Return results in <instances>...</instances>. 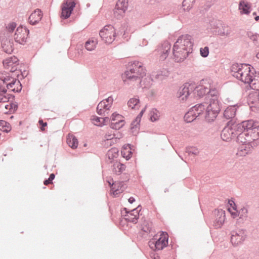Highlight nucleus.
Segmentation results:
<instances>
[{
	"label": "nucleus",
	"mask_w": 259,
	"mask_h": 259,
	"mask_svg": "<svg viewBox=\"0 0 259 259\" xmlns=\"http://www.w3.org/2000/svg\"><path fill=\"white\" fill-rule=\"evenodd\" d=\"M189 153L194 155H197L199 154V151L197 149L192 148L189 151Z\"/></svg>",
	"instance_id": "603ef678"
},
{
	"label": "nucleus",
	"mask_w": 259,
	"mask_h": 259,
	"mask_svg": "<svg viewBox=\"0 0 259 259\" xmlns=\"http://www.w3.org/2000/svg\"><path fill=\"white\" fill-rule=\"evenodd\" d=\"M250 6L249 5L244 1H241L240 2L239 6V9L240 11L241 14H247L250 12Z\"/></svg>",
	"instance_id": "f704fd0d"
},
{
	"label": "nucleus",
	"mask_w": 259,
	"mask_h": 259,
	"mask_svg": "<svg viewBox=\"0 0 259 259\" xmlns=\"http://www.w3.org/2000/svg\"><path fill=\"white\" fill-rule=\"evenodd\" d=\"M255 20L256 21H257L259 20V16H256L255 18Z\"/></svg>",
	"instance_id": "680f3d73"
},
{
	"label": "nucleus",
	"mask_w": 259,
	"mask_h": 259,
	"mask_svg": "<svg viewBox=\"0 0 259 259\" xmlns=\"http://www.w3.org/2000/svg\"><path fill=\"white\" fill-rule=\"evenodd\" d=\"M170 47V44L168 41L164 42L162 45L161 54L160 56V59L161 60H164L167 58Z\"/></svg>",
	"instance_id": "393cba45"
},
{
	"label": "nucleus",
	"mask_w": 259,
	"mask_h": 259,
	"mask_svg": "<svg viewBox=\"0 0 259 259\" xmlns=\"http://www.w3.org/2000/svg\"><path fill=\"white\" fill-rule=\"evenodd\" d=\"M227 210L233 218L234 219L239 216L238 211L237 210L236 204L233 200H229L228 201Z\"/></svg>",
	"instance_id": "aec40b11"
},
{
	"label": "nucleus",
	"mask_w": 259,
	"mask_h": 259,
	"mask_svg": "<svg viewBox=\"0 0 259 259\" xmlns=\"http://www.w3.org/2000/svg\"><path fill=\"white\" fill-rule=\"evenodd\" d=\"M54 178H55L54 174H52L50 175L49 178L48 179L51 182V183H52V181H53V180L54 179Z\"/></svg>",
	"instance_id": "5fc2aeb1"
},
{
	"label": "nucleus",
	"mask_w": 259,
	"mask_h": 259,
	"mask_svg": "<svg viewBox=\"0 0 259 259\" xmlns=\"http://www.w3.org/2000/svg\"><path fill=\"white\" fill-rule=\"evenodd\" d=\"M2 48L4 51L8 54L12 53L14 50L12 42L9 40H6L3 42Z\"/></svg>",
	"instance_id": "72a5a7b5"
},
{
	"label": "nucleus",
	"mask_w": 259,
	"mask_h": 259,
	"mask_svg": "<svg viewBox=\"0 0 259 259\" xmlns=\"http://www.w3.org/2000/svg\"><path fill=\"white\" fill-rule=\"evenodd\" d=\"M149 116L152 121H155L159 119L160 113L156 109H152L150 112Z\"/></svg>",
	"instance_id": "37998d69"
},
{
	"label": "nucleus",
	"mask_w": 259,
	"mask_h": 259,
	"mask_svg": "<svg viewBox=\"0 0 259 259\" xmlns=\"http://www.w3.org/2000/svg\"><path fill=\"white\" fill-rule=\"evenodd\" d=\"M40 125H41V131H44L45 130V127L47 125V122H44L42 120H39V121H38Z\"/></svg>",
	"instance_id": "864d4df0"
},
{
	"label": "nucleus",
	"mask_w": 259,
	"mask_h": 259,
	"mask_svg": "<svg viewBox=\"0 0 259 259\" xmlns=\"http://www.w3.org/2000/svg\"><path fill=\"white\" fill-rule=\"evenodd\" d=\"M54 178H55L54 174H52L50 175L49 178L48 179L51 182V183H52V181H53V180L54 179Z\"/></svg>",
	"instance_id": "6e6d98bb"
},
{
	"label": "nucleus",
	"mask_w": 259,
	"mask_h": 259,
	"mask_svg": "<svg viewBox=\"0 0 259 259\" xmlns=\"http://www.w3.org/2000/svg\"><path fill=\"white\" fill-rule=\"evenodd\" d=\"M134 150L133 146L130 144H127L123 146L121 153L123 158L128 160L131 158Z\"/></svg>",
	"instance_id": "a211bd4d"
},
{
	"label": "nucleus",
	"mask_w": 259,
	"mask_h": 259,
	"mask_svg": "<svg viewBox=\"0 0 259 259\" xmlns=\"http://www.w3.org/2000/svg\"><path fill=\"white\" fill-rule=\"evenodd\" d=\"M16 26V25L15 23H11L8 24L7 28L9 31L12 32L14 30Z\"/></svg>",
	"instance_id": "3c124183"
},
{
	"label": "nucleus",
	"mask_w": 259,
	"mask_h": 259,
	"mask_svg": "<svg viewBox=\"0 0 259 259\" xmlns=\"http://www.w3.org/2000/svg\"><path fill=\"white\" fill-rule=\"evenodd\" d=\"M101 39L106 44L112 43L116 36V30L111 25L105 26L99 32Z\"/></svg>",
	"instance_id": "423d86ee"
},
{
	"label": "nucleus",
	"mask_w": 259,
	"mask_h": 259,
	"mask_svg": "<svg viewBox=\"0 0 259 259\" xmlns=\"http://www.w3.org/2000/svg\"><path fill=\"white\" fill-rule=\"evenodd\" d=\"M124 217L125 219L128 222L136 223L139 218V213L138 210L134 209L131 211L126 212Z\"/></svg>",
	"instance_id": "412c9836"
},
{
	"label": "nucleus",
	"mask_w": 259,
	"mask_h": 259,
	"mask_svg": "<svg viewBox=\"0 0 259 259\" xmlns=\"http://www.w3.org/2000/svg\"><path fill=\"white\" fill-rule=\"evenodd\" d=\"M113 101V98L110 97L101 101L97 107V113L100 115H105L106 113H107V111L111 107Z\"/></svg>",
	"instance_id": "f8f14e48"
},
{
	"label": "nucleus",
	"mask_w": 259,
	"mask_h": 259,
	"mask_svg": "<svg viewBox=\"0 0 259 259\" xmlns=\"http://www.w3.org/2000/svg\"><path fill=\"white\" fill-rule=\"evenodd\" d=\"M128 7V0H118L114 10V15L117 19L122 18Z\"/></svg>",
	"instance_id": "9d476101"
},
{
	"label": "nucleus",
	"mask_w": 259,
	"mask_h": 259,
	"mask_svg": "<svg viewBox=\"0 0 259 259\" xmlns=\"http://www.w3.org/2000/svg\"><path fill=\"white\" fill-rule=\"evenodd\" d=\"M145 110H146V107H145L144 109H143L141 111L140 114L136 117V118L135 119V121L134 122H137V124H139V122L141 121V117L142 116L143 114L145 112Z\"/></svg>",
	"instance_id": "8fccbe9b"
},
{
	"label": "nucleus",
	"mask_w": 259,
	"mask_h": 259,
	"mask_svg": "<svg viewBox=\"0 0 259 259\" xmlns=\"http://www.w3.org/2000/svg\"><path fill=\"white\" fill-rule=\"evenodd\" d=\"M231 70L235 77L245 83L250 81L254 74V72L251 70L250 66L247 64H234Z\"/></svg>",
	"instance_id": "7ed1b4c3"
},
{
	"label": "nucleus",
	"mask_w": 259,
	"mask_h": 259,
	"mask_svg": "<svg viewBox=\"0 0 259 259\" xmlns=\"http://www.w3.org/2000/svg\"><path fill=\"white\" fill-rule=\"evenodd\" d=\"M0 130L8 133L11 130L10 124L5 120H0Z\"/></svg>",
	"instance_id": "79ce46f5"
},
{
	"label": "nucleus",
	"mask_w": 259,
	"mask_h": 259,
	"mask_svg": "<svg viewBox=\"0 0 259 259\" xmlns=\"http://www.w3.org/2000/svg\"><path fill=\"white\" fill-rule=\"evenodd\" d=\"M238 212L240 218H243L247 217L248 210L246 208L243 207L239 211H238Z\"/></svg>",
	"instance_id": "09e8293b"
},
{
	"label": "nucleus",
	"mask_w": 259,
	"mask_h": 259,
	"mask_svg": "<svg viewBox=\"0 0 259 259\" xmlns=\"http://www.w3.org/2000/svg\"><path fill=\"white\" fill-rule=\"evenodd\" d=\"M98 44V40L95 38H90L85 44V49L89 51L94 50Z\"/></svg>",
	"instance_id": "473e14b6"
},
{
	"label": "nucleus",
	"mask_w": 259,
	"mask_h": 259,
	"mask_svg": "<svg viewBox=\"0 0 259 259\" xmlns=\"http://www.w3.org/2000/svg\"><path fill=\"white\" fill-rule=\"evenodd\" d=\"M29 30L24 27H18L14 34V39L19 44L25 42L28 37Z\"/></svg>",
	"instance_id": "9b49d317"
},
{
	"label": "nucleus",
	"mask_w": 259,
	"mask_h": 259,
	"mask_svg": "<svg viewBox=\"0 0 259 259\" xmlns=\"http://www.w3.org/2000/svg\"><path fill=\"white\" fill-rule=\"evenodd\" d=\"M225 220V212L222 209L218 210L216 213V219L214 222V225L217 228H220L224 224Z\"/></svg>",
	"instance_id": "f3484780"
},
{
	"label": "nucleus",
	"mask_w": 259,
	"mask_h": 259,
	"mask_svg": "<svg viewBox=\"0 0 259 259\" xmlns=\"http://www.w3.org/2000/svg\"><path fill=\"white\" fill-rule=\"evenodd\" d=\"M236 128L237 126L236 125L233 126L228 125L226 126L222 132V139L225 141H230L232 137L237 134V133H235Z\"/></svg>",
	"instance_id": "4468645a"
},
{
	"label": "nucleus",
	"mask_w": 259,
	"mask_h": 259,
	"mask_svg": "<svg viewBox=\"0 0 259 259\" xmlns=\"http://www.w3.org/2000/svg\"><path fill=\"white\" fill-rule=\"evenodd\" d=\"M67 143L72 149H76L78 146V140L72 134H68L67 137Z\"/></svg>",
	"instance_id": "7c9ffc66"
},
{
	"label": "nucleus",
	"mask_w": 259,
	"mask_h": 259,
	"mask_svg": "<svg viewBox=\"0 0 259 259\" xmlns=\"http://www.w3.org/2000/svg\"><path fill=\"white\" fill-rule=\"evenodd\" d=\"M125 123L124 117L117 113H113L111 116V127L113 129L119 130L121 128Z\"/></svg>",
	"instance_id": "ddd939ff"
},
{
	"label": "nucleus",
	"mask_w": 259,
	"mask_h": 259,
	"mask_svg": "<svg viewBox=\"0 0 259 259\" xmlns=\"http://www.w3.org/2000/svg\"><path fill=\"white\" fill-rule=\"evenodd\" d=\"M9 95L6 93V90L4 89H2L1 87H0V103L8 102L9 100Z\"/></svg>",
	"instance_id": "58836bf2"
},
{
	"label": "nucleus",
	"mask_w": 259,
	"mask_h": 259,
	"mask_svg": "<svg viewBox=\"0 0 259 259\" xmlns=\"http://www.w3.org/2000/svg\"><path fill=\"white\" fill-rule=\"evenodd\" d=\"M245 236L244 232L239 231V233H236L231 236V241L235 245L241 244L245 239Z\"/></svg>",
	"instance_id": "6ab92c4d"
},
{
	"label": "nucleus",
	"mask_w": 259,
	"mask_h": 259,
	"mask_svg": "<svg viewBox=\"0 0 259 259\" xmlns=\"http://www.w3.org/2000/svg\"><path fill=\"white\" fill-rule=\"evenodd\" d=\"M210 91V85L208 82L204 80H201L199 84L196 85L193 92V97H201L207 94Z\"/></svg>",
	"instance_id": "6e6552de"
},
{
	"label": "nucleus",
	"mask_w": 259,
	"mask_h": 259,
	"mask_svg": "<svg viewBox=\"0 0 259 259\" xmlns=\"http://www.w3.org/2000/svg\"><path fill=\"white\" fill-rule=\"evenodd\" d=\"M195 87L194 82L185 83L179 89L177 93L178 97L182 101H187L189 98L193 97V91Z\"/></svg>",
	"instance_id": "0eeeda50"
},
{
	"label": "nucleus",
	"mask_w": 259,
	"mask_h": 259,
	"mask_svg": "<svg viewBox=\"0 0 259 259\" xmlns=\"http://www.w3.org/2000/svg\"><path fill=\"white\" fill-rule=\"evenodd\" d=\"M5 108L6 110L4 111V112L5 113L8 114L14 112L16 110L17 107L15 104L10 103L6 105Z\"/></svg>",
	"instance_id": "c03bdc74"
},
{
	"label": "nucleus",
	"mask_w": 259,
	"mask_h": 259,
	"mask_svg": "<svg viewBox=\"0 0 259 259\" xmlns=\"http://www.w3.org/2000/svg\"><path fill=\"white\" fill-rule=\"evenodd\" d=\"M128 201L130 203H133L134 202H135V200L134 198L131 197L128 199Z\"/></svg>",
	"instance_id": "4d7b16f0"
},
{
	"label": "nucleus",
	"mask_w": 259,
	"mask_h": 259,
	"mask_svg": "<svg viewBox=\"0 0 259 259\" xmlns=\"http://www.w3.org/2000/svg\"><path fill=\"white\" fill-rule=\"evenodd\" d=\"M192 37L189 35L180 36L173 46L172 54L175 61H183L192 51Z\"/></svg>",
	"instance_id": "f03ea898"
},
{
	"label": "nucleus",
	"mask_w": 259,
	"mask_h": 259,
	"mask_svg": "<svg viewBox=\"0 0 259 259\" xmlns=\"http://www.w3.org/2000/svg\"><path fill=\"white\" fill-rule=\"evenodd\" d=\"M75 5V3L72 0L64 1L61 6V17L64 19L69 18Z\"/></svg>",
	"instance_id": "1a4fd4ad"
},
{
	"label": "nucleus",
	"mask_w": 259,
	"mask_h": 259,
	"mask_svg": "<svg viewBox=\"0 0 259 259\" xmlns=\"http://www.w3.org/2000/svg\"><path fill=\"white\" fill-rule=\"evenodd\" d=\"M122 137L121 134H119V136H117L115 133H112V131H111L110 132H108L105 136V138L106 139L107 141H108L109 140H114L115 142H116L117 139H119Z\"/></svg>",
	"instance_id": "a19ab883"
},
{
	"label": "nucleus",
	"mask_w": 259,
	"mask_h": 259,
	"mask_svg": "<svg viewBox=\"0 0 259 259\" xmlns=\"http://www.w3.org/2000/svg\"><path fill=\"white\" fill-rule=\"evenodd\" d=\"M236 111L237 107L236 106H230L226 109L224 115L227 119L232 118L235 117Z\"/></svg>",
	"instance_id": "cd10ccee"
},
{
	"label": "nucleus",
	"mask_w": 259,
	"mask_h": 259,
	"mask_svg": "<svg viewBox=\"0 0 259 259\" xmlns=\"http://www.w3.org/2000/svg\"><path fill=\"white\" fill-rule=\"evenodd\" d=\"M191 109H192V111H193L196 114V117H198L204 112L205 109V106L201 104H198L193 107Z\"/></svg>",
	"instance_id": "e433bc0d"
},
{
	"label": "nucleus",
	"mask_w": 259,
	"mask_h": 259,
	"mask_svg": "<svg viewBox=\"0 0 259 259\" xmlns=\"http://www.w3.org/2000/svg\"><path fill=\"white\" fill-rule=\"evenodd\" d=\"M42 17V13L40 10L37 9L34 10L30 15L28 22L31 25L38 23Z\"/></svg>",
	"instance_id": "dca6fc26"
},
{
	"label": "nucleus",
	"mask_w": 259,
	"mask_h": 259,
	"mask_svg": "<svg viewBox=\"0 0 259 259\" xmlns=\"http://www.w3.org/2000/svg\"><path fill=\"white\" fill-rule=\"evenodd\" d=\"M254 132H256L257 135L259 136V125L257 127L254 128Z\"/></svg>",
	"instance_id": "13d9d810"
},
{
	"label": "nucleus",
	"mask_w": 259,
	"mask_h": 259,
	"mask_svg": "<svg viewBox=\"0 0 259 259\" xmlns=\"http://www.w3.org/2000/svg\"><path fill=\"white\" fill-rule=\"evenodd\" d=\"M8 90L10 91L14 92H19L21 90V84L18 79L14 80V81L9 84V86L7 87Z\"/></svg>",
	"instance_id": "2f4dec72"
},
{
	"label": "nucleus",
	"mask_w": 259,
	"mask_h": 259,
	"mask_svg": "<svg viewBox=\"0 0 259 259\" xmlns=\"http://www.w3.org/2000/svg\"><path fill=\"white\" fill-rule=\"evenodd\" d=\"M108 183L111 185V192L114 196H116L122 191L121 184L120 182H113L112 184L109 181H108Z\"/></svg>",
	"instance_id": "b1692460"
},
{
	"label": "nucleus",
	"mask_w": 259,
	"mask_h": 259,
	"mask_svg": "<svg viewBox=\"0 0 259 259\" xmlns=\"http://www.w3.org/2000/svg\"><path fill=\"white\" fill-rule=\"evenodd\" d=\"M51 183V182L49 180V179L48 180H46L44 181V184L45 185H49V184Z\"/></svg>",
	"instance_id": "bf43d9fd"
},
{
	"label": "nucleus",
	"mask_w": 259,
	"mask_h": 259,
	"mask_svg": "<svg viewBox=\"0 0 259 259\" xmlns=\"http://www.w3.org/2000/svg\"><path fill=\"white\" fill-rule=\"evenodd\" d=\"M18 59L15 56L7 58L3 61V64L6 68L11 67V72H15L16 71V66L18 65Z\"/></svg>",
	"instance_id": "2eb2a0df"
},
{
	"label": "nucleus",
	"mask_w": 259,
	"mask_h": 259,
	"mask_svg": "<svg viewBox=\"0 0 259 259\" xmlns=\"http://www.w3.org/2000/svg\"><path fill=\"white\" fill-rule=\"evenodd\" d=\"M246 133L244 132H242V133L240 134L237 137V140L238 142L241 143L242 144L249 143L248 142L249 140H247L244 138V136H246Z\"/></svg>",
	"instance_id": "49530a36"
},
{
	"label": "nucleus",
	"mask_w": 259,
	"mask_h": 259,
	"mask_svg": "<svg viewBox=\"0 0 259 259\" xmlns=\"http://www.w3.org/2000/svg\"><path fill=\"white\" fill-rule=\"evenodd\" d=\"M126 166L124 164L119 161H115L113 165V171L117 174L120 175L125 170Z\"/></svg>",
	"instance_id": "c756f323"
},
{
	"label": "nucleus",
	"mask_w": 259,
	"mask_h": 259,
	"mask_svg": "<svg viewBox=\"0 0 259 259\" xmlns=\"http://www.w3.org/2000/svg\"><path fill=\"white\" fill-rule=\"evenodd\" d=\"M182 6L184 11H189L193 6V0H184Z\"/></svg>",
	"instance_id": "a18cd8bd"
},
{
	"label": "nucleus",
	"mask_w": 259,
	"mask_h": 259,
	"mask_svg": "<svg viewBox=\"0 0 259 259\" xmlns=\"http://www.w3.org/2000/svg\"><path fill=\"white\" fill-rule=\"evenodd\" d=\"M196 117H197L196 114L193 111H192V109L191 108L189 111L185 114L184 116V119L187 122H191L193 121Z\"/></svg>",
	"instance_id": "4c0bfd02"
},
{
	"label": "nucleus",
	"mask_w": 259,
	"mask_h": 259,
	"mask_svg": "<svg viewBox=\"0 0 259 259\" xmlns=\"http://www.w3.org/2000/svg\"><path fill=\"white\" fill-rule=\"evenodd\" d=\"M128 108L133 110L139 109L141 105L140 101L138 98L133 97L129 99L127 102Z\"/></svg>",
	"instance_id": "bb28decb"
},
{
	"label": "nucleus",
	"mask_w": 259,
	"mask_h": 259,
	"mask_svg": "<svg viewBox=\"0 0 259 259\" xmlns=\"http://www.w3.org/2000/svg\"><path fill=\"white\" fill-rule=\"evenodd\" d=\"M118 156V150L116 148H112L110 149L107 153V156L109 160H112L117 158Z\"/></svg>",
	"instance_id": "c9c22d12"
},
{
	"label": "nucleus",
	"mask_w": 259,
	"mask_h": 259,
	"mask_svg": "<svg viewBox=\"0 0 259 259\" xmlns=\"http://www.w3.org/2000/svg\"><path fill=\"white\" fill-rule=\"evenodd\" d=\"M251 146L248 144H242L238 148L237 155L239 156H244L251 151Z\"/></svg>",
	"instance_id": "4be33fe9"
},
{
	"label": "nucleus",
	"mask_w": 259,
	"mask_h": 259,
	"mask_svg": "<svg viewBox=\"0 0 259 259\" xmlns=\"http://www.w3.org/2000/svg\"><path fill=\"white\" fill-rule=\"evenodd\" d=\"M248 83L252 89L259 91V73L254 74Z\"/></svg>",
	"instance_id": "a878e982"
},
{
	"label": "nucleus",
	"mask_w": 259,
	"mask_h": 259,
	"mask_svg": "<svg viewBox=\"0 0 259 259\" xmlns=\"http://www.w3.org/2000/svg\"><path fill=\"white\" fill-rule=\"evenodd\" d=\"M256 57L257 58V59L259 60V52H258L256 55Z\"/></svg>",
	"instance_id": "052dcab7"
},
{
	"label": "nucleus",
	"mask_w": 259,
	"mask_h": 259,
	"mask_svg": "<svg viewBox=\"0 0 259 259\" xmlns=\"http://www.w3.org/2000/svg\"><path fill=\"white\" fill-rule=\"evenodd\" d=\"M236 126L238 129H240V131L237 130L239 132H241L242 129L248 131L252 128H255V123L253 120H250L243 121L240 124H238Z\"/></svg>",
	"instance_id": "5701e85b"
},
{
	"label": "nucleus",
	"mask_w": 259,
	"mask_h": 259,
	"mask_svg": "<svg viewBox=\"0 0 259 259\" xmlns=\"http://www.w3.org/2000/svg\"><path fill=\"white\" fill-rule=\"evenodd\" d=\"M251 97H249V104L251 110L255 111L259 109V100L256 97L254 101H251Z\"/></svg>",
	"instance_id": "ea45409f"
},
{
	"label": "nucleus",
	"mask_w": 259,
	"mask_h": 259,
	"mask_svg": "<svg viewBox=\"0 0 259 259\" xmlns=\"http://www.w3.org/2000/svg\"><path fill=\"white\" fill-rule=\"evenodd\" d=\"M91 119L94 124L97 126H102L108 121L109 118H102L98 117L96 116H92Z\"/></svg>",
	"instance_id": "c85d7f7f"
},
{
	"label": "nucleus",
	"mask_w": 259,
	"mask_h": 259,
	"mask_svg": "<svg viewBox=\"0 0 259 259\" xmlns=\"http://www.w3.org/2000/svg\"><path fill=\"white\" fill-rule=\"evenodd\" d=\"M122 77L124 82L133 89L145 88L150 85V78L146 76V70L143 64L138 61L130 65Z\"/></svg>",
	"instance_id": "f257e3e1"
},
{
	"label": "nucleus",
	"mask_w": 259,
	"mask_h": 259,
	"mask_svg": "<svg viewBox=\"0 0 259 259\" xmlns=\"http://www.w3.org/2000/svg\"><path fill=\"white\" fill-rule=\"evenodd\" d=\"M200 53L202 57H206L209 54V48L208 47L201 48L200 49Z\"/></svg>",
	"instance_id": "de8ad7c7"
},
{
	"label": "nucleus",
	"mask_w": 259,
	"mask_h": 259,
	"mask_svg": "<svg viewBox=\"0 0 259 259\" xmlns=\"http://www.w3.org/2000/svg\"><path fill=\"white\" fill-rule=\"evenodd\" d=\"M220 110L219 101L216 97L210 101L205 110V119L208 122L213 121Z\"/></svg>",
	"instance_id": "39448f33"
},
{
	"label": "nucleus",
	"mask_w": 259,
	"mask_h": 259,
	"mask_svg": "<svg viewBox=\"0 0 259 259\" xmlns=\"http://www.w3.org/2000/svg\"><path fill=\"white\" fill-rule=\"evenodd\" d=\"M168 234L165 232H161L160 235L157 234L149 241L150 247L154 250H161L168 244Z\"/></svg>",
	"instance_id": "20e7f679"
}]
</instances>
